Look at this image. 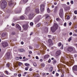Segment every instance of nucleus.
Segmentation results:
<instances>
[{
    "instance_id": "obj_35",
    "label": "nucleus",
    "mask_w": 77,
    "mask_h": 77,
    "mask_svg": "<svg viewBox=\"0 0 77 77\" xmlns=\"http://www.w3.org/2000/svg\"><path fill=\"white\" fill-rule=\"evenodd\" d=\"M61 45H62V43H60L58 44V46L59 47H60Z\"/></svg>"
},
{
    "instance_id": "obj_37",
    "label": "nucleus",
    "mask_w": 77,
    "mask_h": 77,
    "mask_svg": "<svg viewBox=\"0 0 77 77\" xmlns=\"http://www.w3.org/2000/svg\"><path fill=\"white\" fill-rule=\"evenodd\" d=\"M18 64L19 66H21V65H22V63H19Z\"/></svg>"
},
{
    "instance_id": "obj_42",
    "label": "nucleus",
    "mask_w": 77,
    "mask_h": 77,
    "mask_svg": "<svg viewBox=\"0 0 77 77\" xmlns=\"http://www.w3.org/2000/svg\"><path fill=\"white\" fill-rule=\"evenodd\" d=\"M70 3L72 5L74 3V2L73 1H71L70 2Z\"/></svg>"
},
{
    "instance_id": "obj_18",
    "label": "nucleus",
    "mask_w": 77,
    "mask_h": 77,
    "mask_svg": "<svg viewBox=\"0 0 77 77\" xmlns=\"http://www.w3.org/2000/svg\"><path fill=\"white\" fill-rule=\"evenodd\" d=\"M64 9L65 10V11H68V10H69V7L68 6L64 8Z\"/></svg>"
},
{
    "instance_id": "obj_58",
    "label": "nucleus",
    "mask_w": 77,
    "mask_h": 77,
    "mask_svg": "<svg viewBox=\"0 0 77 77\" xmlns=\"http://www.w3.org/2000/svg\"><path fill=\"white\" fill-rule=\"evenodd\" d=\"M21 44H22V45H23V44H24V42H21Z\"/></svg>"
},
{
    "instance_id": "obj_48",
    "label": "nucleus",
    "mask_w": 77,
    "mask_h": 77,
    "mask_svg": "<svg viewBox=\"0 0 77 77\" xmlns=\"http://www.w3.org/2000/svg\"><path fill=\"white\" fill-rule=\"evenodd\" d=\"M48 62L49 63H50L51 62V59H49V60H48Z\"/></svg>"
},
{
    "instance_id": "obj_22",
    "label": "nucleus",
    "mask_w": 77,
    "mask_h": 77,
    "mask_svg": "<svg viewBox=\"0 0 77 77\" xmlns=\"http://www.w3.org/2000/svg\"><path fill=\"white\" fill-rule=\"evenodd\" d=\"M28 0H22V1L24 3H26L28 2Z\"/></svg>"
},
{
    "instance_id": "obj_27",
    "label": "nucleus",
    "mask_w": 77,
    "mask_h": 77,
    "mask_svg": "<svg viewBox=\"0 0 77 77\" xmlns=\"http://www.w3.org/2000/svg\"><path fill=\"white\" fill-rule=\"evenodd\" d=\"M38 76H39V74H36L34 75V77H38Z\"/></svg>"
},
{
    "instance_id": "obj_40",
    "label": "nucleus",
    "mask_w": 77,
    "mask_h": 77,
    "mask_svg": "<svg viewBox=\"0 0 77 77\" xmlns=\"http://www.w3.org/2000/svg\"><path fill=\"white\" fill-rule=\"evenodd\" d=\"M29 68V67H26L25 68V70L26 71H27L28 70V69Z\"/></svg>"
},
{
    "instance_id": "obj_61",
    "label": "nucleus",
    "mask_w": 77,
    "mask_h": 77,
    "mask_svg": "<svg viewBox=\"0 0 77 77\" xmlns=\"http://www.w3.org/2000/svg\"><path fill=\"white\" fill-rule=\"evenodd\" d=\"M74 57H77V54L75 55H74Z\"/></svg>"
},
{
    "instance_id": "obj_10",
    "label": "nucleus",
    "mask_w": 77,
    "mask_h": 77,
    "mask_svg": "<svg viewBox=\"0 0 77 77\" xmlns=\"http://www.w3.org/2000/svg\"><path fill=\"white\" fill-rule=\"evenodd\" d=\"M72 70L73 71H77V66L75 65L72 67Z\"/></svg>"
},
{
    "instance_id": "obj_12",
    "label": "nucleus",
    "mask_w": 77,
    "mask_h": 77,
    "mask_svg": "<svg viewBox=\"0 0 77 77\" xmlns=\"http://www.w3.org/2000/svg\"><path fill=\"white\" fill-rule=\"evenodd\" d=\"M35 12L37 14H39V9L38 8H35Z\"/></svg>"
},
{
    "instance_id": "obj_11",
    "label": "nucleus",
    "mask_w": 77,
    "mask_h": 77,
    "mask_svg": "<svg viewBox=\"0 0 77 77\" xmlns=\"http://www.w3.org/2000/svg\"><path fill=\"white\" fill-rule=\"evenodd\" d=\"M23 27L24 29L25 30H27V29H28L29 25H23Z\"/></svg>"
},
{
    "instance_id": "obj_29",
    "label": "nucleus",
    "mask_w": 77,
    "mask_h": 77,
    "mask_svg": "<svg viewBox=\"0 0 77 77\" xmlns=\"http://www.w3.org/2000/svg\"><path fill=\"white\" fill-rule=\"evenodd\" d=\"M41 23H38L37 25L36 26L37 27H40L41 26Z\"/></svg>"
},
{
    "instance_id": "obj_30",
    "label": "nucleus",
    "mask_w": 77,
    "mask_h": 77,
    "mask_svg": "<svg viewBox=\"0 0 77 77\" xmlns=\"http://www.w3.org/2000/svg\"><path fill=\"white\" fill-rule=\"evenodd\" d=\"M47 11L48 12V13H50V9H49V8H48L47 9Z\"/></svg>"
},
{
    "instance_id": "obj_45",
    "label": "nucleus",
    "mask_w": 77,
    "mask_h": 77,
    "mask_svg": "<svg viewBox=\"0 0 77 77\" xmlns=\"http://www.w3.org/2000/svg\"><path fill=\"white\" fill-rule=\"evenodd\" d=\"M5 72H6V74H7L8 75V74H9V72H8V71H6Z\"/></svg>"
},
{
    "instance_id": "obj_36",
    "label": "nucleus",
    "mask_w": 77,
    "mask_h": 77,
    "mask_svg": "<svg viewBox=\"0 0 77 77\" xmlns=\"http://www.w3.org/2000/svg\"><path fill=\"white\" fill-rule=\"evenodd\" d=\"M71 39H72L71 38H69L68 40V41L69 42H70V41H71Z\"/></svg>"
},
{
    "instance_id": "obj_64",
    "label": "nucleus",
    "mask_w": 77,
    "mask_h": 77,
    "mask_svg": "<svg viewBox=\"0 0 77 77\" xmlns=\"http://www.w3.org/2000/svg\"><path fill=\"white\" fill-rule=\"evenodd\" d=\"M19 59H22V57H21V56L20 57H19Z\"/></svg>"
},
{
    "instance_id": "obj_53",
    "label": "nucleus",
    "mask_w": 77,
    "mask_h": 77,
    "mask_svg": "<svg viewBox=\"0 0 77 77\" xmlns=\"http://www.w3.org/2000/svg\"><path fill=\"white\" fill-rule=\"evenodd\" d=\"M56 20H57V21H59V18H56Z\"/></svg>"
},
{
    "instance_id": "obj_1",
    "label": "nucleus",
    "mask_w": 77,
    "mask_h": 77,
    "mask_svg": "<svg viewBox=\"0 0 77 77\" xmlns=\"http://www.w3.org/2000/svg\"><path fill=\"white\" fill-rule=\"evenodd\" d=\"M1 7L2 9H5L7 6V2L5 0H2L0 2Z\"/></svg>"
},
{
    "instance_id": "obj_57",
    "label": "nucleus",
    "mask_w": 77,
    "mask_h": 77,
    "mask_svg": "<svg viewBox=\"0 0 77 77\" xmlns=\"http://www.w3.org/2000/svg\"><path fill=\"white\" fill-rule=\"evenodd\" d=\"M72 24V23H71V22H70L69 23V26H71V25Z\"/></svg>"
},
{
    "instance_id": "obj_32",
    "label": "nucleus",
    "mask_w": 77,
    "mask_h": 77,
    "mask_svg": "<svg viewBox=\"0 0 77 77\" xmlns=\"http://www.w3.org/2000/svg\"><path fill=\"white\" fill-rule=\"evenodd\" d=\"M30 26H33V22H31L30 23Z\"/></svg>"
},
{
    "instance_id": "obj_13",
    "label": "nucleus",
    "mask_w": 77,
    "mask_h": 77,
    "mask_svg": "<svg viewBox=\"0 0 77 77\" xmlns=\"http://www.w3.org/2000/svg\"><path fill=\"white\" fill-rule=\"evenodd\" d=\"M48 42L50 45H51L52 44V40L51 39H49L48 40Z\"/></svg>"
},
{
    "instance_id": "obj_9",
    "label": "nucleus",
    "mask_w": 77,
    "mask_h": 77,
    "mask_svg": "<svg viewBox=\"0 0 77 77\" xmlns=\"http://www.w3.org/2000/svg\"><path fill=\"white\" fill-rule=\"evenodd\" d=\"M60 54H61V52L60 51H56L55 54V56L57 57L59 56H60Z\"/></svg>"
},
{
    "instance_id": "obj_31",
    "label": "nucleus",
    "mask_w": 77,
    "mask_h": 77,
    "mask_svg": "<svg viewBox=\"0 0 77 77\" xmlns=\"http://www.w3.org/2000/svg\"><path fill=\"white\" fill-rule=\"evenodd\" d=\"M56 62H57V61H56V60H53V63L54 64H55V63H56Z\"/></svg>"
},
{
    "instance_id": "obj_14",
    "label": "nucleus",
    "mask_w": 77,
    "mask_h": 77,
    "mask_svg": "<svg viewBox=\"0 0 77 77\" xmlns=\"http://www.w3.org/2000/svg\"><path fill=\"white\" fill-rule=\"evenodd\" d=\"M16 27L17 28H18L20 30H21V27H20V25H19L18 24H16Z\"/></svg>"
},
{
    "instance_id": "obj_49",
    "label": "nucleus",
    "mask_w": 77,
    "mask_h": 77,
    "mask_svg": "<svg viewBox=\"0 0 77 77\" xmlns=\"http://www.w3.org/2000/svg\"><path fill=\"white\" fill-rule=\"evenodd\" d=\"M18 77H21V74H19L18 75Z\"/></svg>"
},
{
    "instance_id": "obj_47",
    "label": "nucleus",
    "mask_w": 77,
    "mask_h": 77,
    "mask_svg": "<svg viewBox=\"0 0 77 77\" xmlns=\"http://www.w3.org/2000/svg\"><path fill=\"white\" fill-rule=\"evenodd\" d=\"M74 13L75 14H77V11H74Z\"/></svg>"
},
{
    "instance_id": "obj_52",
    "label": "nucleus",
    "mask_w": 77,
    "mask_h": 77,
    "mask_svg": "<svg viewBox=\"0 0 77 77\" xmlns=\"http://www.w3.org/2000/svg\"><path fill=\"white\" fill-rule=\"evenodd\" d=\"M69 35H72V32H70L69 33Z\"/></svg>"
},
{
    "instance_id": "obj_43",
    "label": "nucleus",
    "mask_w": 77,
    "mask_h": 77,
    "mask_svg": "<svg viewBox=\"0 0 77 77\" xmlns=\"http://www.w3.org/2000/svg\"><path fill=\"white\" fill-rule=\"evenodd\" d=\"M50 21H49L48 22H45V24H50Z\"/></svg>"
},
{
    "instance_id": "obj_23",
    "label": "nucleus",
    "mask_w": 77,
    "mask_h": 77,
    "mask_svg": "<svg viewBox=\"0 0 77 77\" xmlns=\"http://www.w3.org/2000/svg\"><path fill=\"white\" fill-rule=\"evenodd\" d=\"M57 7H55V10L54 11V12L56 13V12H57Z\"/></svg>"
},
{
    "instance_id": "obj_21",
    "label": "nucleus",
    "mask_w": 77,
    "mask_h": 77,
    "mask_svg": "<svg viewBox=\"0 0 77 77\" xmlns=\"http://www.w3.org/2000/svg\"><path fill=\"white\" fill-rule=\"evenodd\" d=\"M6 35V33H3L2 34V37H4V36H5Z\"/></svg>"
},
{
    "instance_id": "obj_4",
    "label": "nucleus",
    "mask_w": 77,
    "mask_h": 77,
    "mask_svg": "<svg viewBox=\"0 0 77 77\" xmlns=\"http://www.w3.org/2000/svg\"><path fill=\"white\" fill-rule=\"evenodd\" d=\"M59 14L60 17L61 18H63V9L61 8L60 9Z\"/></svg>"
},
{
    "instance_id": "obj_6",
    "label": "nucleus",
    "mask_w": 77,
    "mask_h": 77,
    "mask_svg": "<svg viewBox=\"0 0 77 77\" xmlns=\"http://www.w3.org/2000/svg\"><path fill=\"white\" fill-rule=\"evenodd\" d=\"M34 14L33 13H30L29 14L28 17V18L29 20H32L33 18V17H34Z\"/></svg>"
},
{
    "instance_id": "obj_17",
    "label": "nucleus",
    "mask_w": 77,
    "mask_h": 77,
    "mask_svg": "<svg viewBox=\"0 0 77 77\" xmlns=\"http://www.w3.org/2000/svg\"><path fill=\"white\" fill-rule=\"evenodd\" d=\"M6 54L8 59H9V57H10V53L8 52L7 54Z\"/></svg>"
},
{
    "instance_id": "obj_60",
    "label": "nucleus",
    "mask_w": 77,
    "mask_h": 77,
    "mask_svg": "<svg viewBox=\"0 0 77 77\" xmlns=\"http://www.w3.org/2000/svg\"><path fill=\"white\" fill-rule=\"evenodd\" d=\"M29 71H32V68H30L29 69Z\"/></svg>"
},
{
    "instance_id": "obj_54",
    "label": "nucleus",
    "mask_w": 77,
    "mask_h": 77,
    "mask_svg": "<svg viewBox=\"0 0 77 77\" xmlns=\"http://www.w3.org/2000/svg\"><path fill=\"white\" fill-rule=\"evenodd\" d=\"M73 36H77V35L76 34H73Z\"/></svg>"
},
{
    "instance_id": "obj_7",
    "label": "nucleus",
    "mask_w": 77,
    "mask_h": 77,
    "mask_svg": "<svg viewBox=\"0 0 77 77\" xmlns=\"http://www.w3.org/2000/svg\"><path fill=\"white\" fill-rule=\"evenodd\" d=\"M42 18V17L41 16L39 15L35 19V23H38V22H39V20H40V19Z\"/></svg>"
},
{
    "instance_id": "obj_25",
    "label": "nucleus",
    "mask_w": 77,
    "mask_h": 77,
    "mask_svg": "<svg viewBox=\"0 0 77 77\" xmlns=\"http://www.w3.org/2000/svg\"><path fill=\"white\" fill-rule=\"evenodd\" d=\"M46 18H47L48 19L49 18H50V17L48 15H46Z\"/></svg>"
},
{
    "instance_id": "obj_2",
    "label": "nucleus",
    "mask_w": 77,
    "mask_h": 77,
    "mask_svg": "<svg viewBox=\"0 0 77 77\" xmlns=\"http://www.w3.org/2000/svg\"><path fill=\"white\" fill-rule=\"evenodd\" d=\"M58 25L57 23H54V24L52 27H51V30L52 32H54L57 29Z\"/></svg>"
},
{
    "instance_id": "obj_50",
    "label": "nucleus",
    "mask_w": 77,
    "mask_h": 77,
    "mask_svg": "<svg viewBox=\"0 0 77 77\" xmlns=\"http://www.w3.org/2000/svg\"><path fill=\"white\" fill-rule=\"evenodd\" d=\"M16 60H18L19 59V57H16Z\"/></svg>"
},
{
    "instance_id": "obj_19",
    "label": "nucleus",
    "mask_w": 77,
    "mask_h": 77,
    "mask_svg": "<svg viewBox=\"0 0 77 77\" xmlns=\"http://www.w3.org/2000/svg\"><path fill=\"white\" fill-rule=\"evenodd\" d=\"M20 20H24L25 18L23 16H21L20 17Z\"/></svg>"
},
{
    "instance_id": "obj_55",
    "label": "nucleus",
    "mask_w": 77,
    "mask_h": 77,
    "mask_svg": "<svg viewBox=\"0 0 77 77\" xmlns=\"http://www.w3.org/2000/svg\"><path fill=\"white\" fill-rule=\"evenodd\" d=\"M43 75H46V73H43Z\"/></svg>"
},
{
    "instance_id": "obj_34",
    "label": "nucleus",
    "mask_w": 77,
    "mask_h": 77,
    "mask_svg": "<svg viewBox=\"0 0 77 77\" xmlns=\"http://www.w3.org/2000/svg\"><path fill=\"white\" fill-rule=\"evenodd\" d=\"M33 65L34 66H37V64H36V63H33Z\"/></svg>"
},
{
    "instance_id": "obj_56",
    "label": "nucleus",
    "mask_w": 77,
    "mask_h": 77,
    "mask_svg": "<svg viewBox=\"0 0 77 77\" xmlns=\"http://www.w3.org/2000/svg\"><path fill=\"white\" fill-rule=\"evenodd\" d=\"M56 76H59V74L57 73H56Z\"/></svg>"
},
{
    "instance_id": "obj_26",
    "label": "nucleus",
    "mask_w": 77,
    "mask_h": 77,
    "mask_svg": "<svg viewBox=\"0 0 77 77\" xmlns=\"http://www.w3.org/2000/svg\"><path fill=\"white\" fill-rule=\"evenodd\" d=\"M41 66L42 67L44 68V67L45 66V64L44 63H42L41 64Z\"/></svg>"
},
{
    "instance_id": "obj_62",
    "label": "nucleus",
    "mask_w": 77,
    "mask_h": 77,
    "mask_svg": "<svg viewBox=\"0 0 77 77\" xmlns=\"http://www.w3.org/2000/svg\"><path fill=\"white\" fill-rule=\"evenodd\" d=\"M12 26H15V24H14V23H12Z\"/></svg>"
},
{
    "instance_id": "obj_38",
    "label": "nucleus",
    "mask_w": 77,
    "mask_h": 77,
    "mask_svg": "<svg viewBox=\"0 0 77 77\" xmlns=\"http://www.w3.org/2000/svg\"><path fill=\"white\" fill-rule=\"evenodd\" d=\"M63 25L64 27H66V23H65Z\"/></svg>"
},
{
    "instance_id": "obj_39",
    "label": "nucleus",
    "mask_w": 77,
    "mask_h": 77,
    "mask_svg": "<svg viewBox=\"0 0 77 77\" xmlns=\"http://www.w3.org/2000/svg\"><path fill=\"white\" fill-rule=\"evenodd\" d=\"M70 18V17H69V16L68 15L67 16V20H69V19Z\"/></svg>"
},
{
    "instance_id": "obj_8",
    "label": "nucleus",
    "mask_w": 77,
    "mask_h": 77,
    "mask_svg": "<svg viewBox=\"0 0 77 77\" xmlns=\"http://www.w3.org/2000/svg\"><path fill=\"white\" fill-rule=\"evenodd\" d=\"M45 5H42L40 6V11L41 12L44 11Z\"/></svg>"
},
{
    "instance_id": "obj_15",
    "label": "nucleus",
    "mask_w": 77,
    "mask_h": 77,
    "mask_svg": "<svg viewBox=\"0 0 77 77\" xmlns=\"http://www.w3.org/2000/svg\"><path fill=\"white\" fill-rule=\"evenodd\" d=\"M50 57V55H46L44 57V59H48V57Z\"/></svg>"
},
{
    "instance_id": "obj_28",
    "label": "nucleus",
    "mask_w": 77,
    "mask_h": 77,
    "mask_svg": "<svg viewBox=\"0 0 77 77\" xmlns=\"http://www.w3.org/2000/svg\"><path fill=\"white\" fill-rule=\"evenodd\" d=\"M25 66H29V65H30L29 64H28L27 63H25Z\"/></svg>"
},
{
    "instance_id": "obj_3",
    "label": "nucleus",
    "mask_w": 77,
    "mask_h": 77,
    "mask_svg": "<svg viewBox=\"0 0 77 77\" xmlns=\"http://www.w3.org/2000/svg\"><path fill=\"white\" fill-rule=\"evenodd\" d=\"M67 50L69 52H74L75 51V49L73 47H68L67 48Z\"/></svg>"
},
{
    "instance_id": "obj_51",
    "label": "nucleus",
    "mask_w": 77,
    "mask_h": 77,
    "mask_svg": "<svg viewBox=\"0 0 77 77\" xmlns=\"http://www.w3.org/2000/svg\"><path fill=\"white\" fill-rule=\"evenodd\" d=\"M15 32H12V34H13V35H15Z\"/></svg>"
},
{
    "instance_id": "obj_16",
    "label": "nucleus",
    "mask_w": 77,
    "mask_h": 77,
    "mask_svg": "<svg viewBox=\"0 0 77 77\" xmlns=\"http://www.w3.org/2000/svg\"><path fill=\"white\" fill-rule=\"evenodd\" d=\"M9 5L10 6H11L13 5V2L12 1H11L9 2Z\"/></svg>"
},
{
    "instance_id": "obj_33",
    "label": "nucleus",
    "mask_w": 77,
    "mask_h": 77,
    "mask_svg": "<svg viewBox=\"0 0 77 77\" xmlns=\"http://www.w3.org/2000/svg\"><path fill=\"white\" fill-rule=\"evenodd\" d=\"M30 7H28L26 9V11H28V10H30Z\"/></svg>"
},
{
    "instance_id": "obj_46",
    "label": "nucleus",
    "mask_w": 77,
    "mask_h": 77,
    "mask_svg": "<svg viewBox=\"0 0 77 77\" xmlns=\"http://www.w3.org/2000/svg\"><path fill=\"white\" fill-rule=\"evenodd\" d=\"M20 12H21V10H20L19 12H16V14H18V13H20Z\"/></svg>"
},
{
    "instance_id": "obj_41",
    "label": "nucleus",
    "mask_w": 77,
    "mask_h": 77,
    "mask_svg": "<svg viewBox=\"0 0 77 77\" xmlns=\"http://www.w3.org/2000/svg\"><path fill=\"white\" fill-rule=\"evenodd\" d=\"M9 66H10V65L9 63L7 64V67H9Z\"/></svg>"
},
{
    "instance_id": "obj_63",
    "label": "nucleus",
    "mask_w": 77,
    "mask_h": 77,
    "mask_svg": "<svg viewBox=\"0 0 77 77\" xmlns=\"http://www.w3.org/2000/svg\"><path fill=\"white\" fill-rule=\"evenodd\" d=\"M63 76H64V75L63 74L61 75V77H63Z\"/></svg>"
},
{
    "instance_id": "obj_44",
    "label": "nucleus",
    "mask_w": 77,
    "mask_h": 77,
    "mask_svg": "<svg viewBox=\"0 0 77 77\" xmlns=\"http://www.w3.org/2000/svg\"><path fill=\"white\" fill-rule=\"evenodd\" d=\"M63 45H62L61 47V49H63Z\"/></svg>"
},
{
    "instance_id": "obj_59",
    "label": "nucleus",
    "mask_w": 77,
    "mask_h": 77,
    "mask_svg": "<svg viewBox=\"0 0 77 77\" xmlns=\"http://www.w3.org/2000/svg\"><path fill=\"white\" fill-rule=\"evenodd\" d=\"M35 58L36 59H38V56H36L35 57Z\"/></svg>"
},
{
    "instance_id": "obj_5",
    "label": "nucleus",
    "mask_w": 77,
    "mask_h": 77,
    "mask_svg": "<svg viewBox=\"0 0 77 77\" xmlns=\"http://www.w3.org/2000/svg\"><path fill=\"white\" fill-rule=\"evenodd\" d=\"M1 44L2 45V47H3L4 48L6 47H7L8 45V43L6 42H2Z\"/></svg>"
},
{
    "instance_id": "obj_24",
    "label": "nucleus",
    "mask_w": 77,
    "mask_h": 77,
    "mask_svg": "<svg viewBox=\"0 0 77 77\" xmlns=\"http://www.w3.org/2000/svg\"><path fill=\"white\" fill-rule=\"evenodd\" d=\"M18 50L20 52H23V49H19Z\"/></svg>"
},
{
    "instance_id": "obj_20",
    "label": "nucleus",
    "mask_w": 77,
    "mask_h": 77,
    "mask_svg": "<svg viewBox=\"0 0 77 77\" xmlns=\"http://www.w3.org/2000/svg\"><path fill=\"white\" fill-rule=\"evenodd\" d=\"M53 67L51 66L50 67L49 71L51 72L52 71H53Z\"/></svg>"
}]
</instances>
